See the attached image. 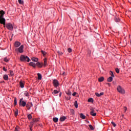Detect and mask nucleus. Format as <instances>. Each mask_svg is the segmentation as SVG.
<instances>
[{
    "mask_svg": "<svg viewBox=\"0 0 131 131\" xmlns=\"http://www.w3.org/2000/svg\"><path fill=\"white\" fill-rule=\"evenodd\" d=\"M103 95H104V93H103V92H101V93L99 94L100 97H101V96H103Z\"/></svg>",
    "mask_w": 131,
    "mask_h": 131,
    "instance_id": "48",
    "label": "nucleus"
},
{
    "mask_svg": "<svg viewBox=\"0 0 131 131\" xmlns=\"http://www.w3.org/2000/svg\"><path fill=\"white\" fill-rule=\"evenodd\" d=\"M14 106H16V105H17V98L15 97L14 98Z\"/></svg>",
    "mask_w": 131,
    "mask_h": 131,
    "instance_id": "30",
    "label": "nucleus"
},
{
    "mask_svg": "<svg viewBox=\"0 0 131 131\" xmlns=\"http://www.w3.org/2000/svg\"><path fill=\"white\" fill-rule=\"evenodd\" d=\"M24 95L26 96V97H28L29 96V94L27 91L25 92Z\"/></svg>",
    "mask_w": 131,
    "mask_h": 131,
    "instance_id": "31",
    "label": "nucleus"
},
{
    "mask_svg": "<svg viewBox=\"0 0 131 131\" xmlns=\"http://www.w3.org/2000/svg\"><path fill=\"white\" fill-rule=\"evenodd\" d=\"M71 112L73 114H74V110H71Z\"/></svg>",
    "mask_w": 131,
    "mask_h": 131,
    "instance_id": "50",
    "label": "nucleus"
},
{
    "mask_svg": "<svg viewBox=\"0 0 131 131\" xmlns=\"http://www.w3.org/2000/svg\"><path fill=\"white\" fill-rule=\"evenodd\" d=\"M3 78L5 80H8L9 76H8V75H4L3 76Z\"/></svg>",
    "mask_w": 131,
    "mask_h": 131,
    "instance_id": "13",
    "label": "nucleus"
},
{
    "mask_svg": "<svg viewBox=\"0 0 131 131\" xmlns=\"http://www.w3.org/2000/svg\"><path fill=\"white\" fill-rule=\"evenodd\" d=\"M20 105L23 106V107H25L26 106V102L25 101H21Z\"/></svg>",
    "mask_w": 131,
    "mask_h": 131,
    "instance_id": "17",
    "label": "nucleus"
},
{
    "mask_svg": "<svg viewBox=\"0 0 131 131\" xmlns=\"http://www.w3.org/2000/svg\"><path fill=\"white\" fill-rule=\"evenodd\" d=\"M36 65L38 67H40V68L42 67V63H40V62H37Z\"/></svg>",
    "mask_w": 131,
    "mask_h": 131,
    "instance_id": "18",
    "label": "nucleus"
},
{
    "mask_svg": "<svg viewBox=\"0 0 131 131\" xmlns=\"http://www.w3.org/2000/svg\"><path fill=\"white\" fill-rule=\"evenodd\" d=\"M76 95H77V93L74 92L73 93L72 96H75Z\"/></svg>",
    "mask_w": 131,
    "mask_h": 131,
    "instance_id": "45",
    "label": "nucleus"
},
{
    "mask_svg": "<svg viewBox=\"0 0 131 131\" xmlns=\"http://www.w3.org/2000/svg\"><path fill=\"white\" fill-rule=\"evenodd\" d=\"M75 108H78V104L77 103V101H75L74 104Z\"/></svg>",
    "mask_w": 131,
    "mask_h": 131,
    "instance_id": "20",
    "label": "nucleus"
},
{
    "mask_svg": "<svg viewBox=\"0 0 131 131\" xmlns=\"http://www.w3.org/2000/svg\"><path fill=\"white\" fill-rule=\"evenodd\" d=\"M62 75H65V72H63L62 73Z\"/></svg>",
    "mask_w": 131,
    "mask_h": 131,
    "instance_id": "54",
    "label": "nucleus"
},
{
    "mask_svg": "<svg viewBox=\"0 0 131 131\" xmlns=\"http://www.w3.org/2000/svg\"><path fill=\"white\" fill-rule=\"evenodd\" d=\"M32 126H33V125H31V126H30V129L31 131H32Z\"/></svg>",
    "mask_w": 131,
    "mask_h": 131,
    "instance_id": "49",
    "label": "nucleus"
},
{
    "mask_svg": "<svg viewBox=\"0 0 131 131\" xmlns=\"http://www.w3.org/2000/svg\"><path fill=\"white\" fill-rule=\"evenodd\" d=\"M67 95H68L69 97H70L71 95H72V93L70 91H68V92H66Z\"/></svg>",
    "mask_w": 131,
    "mask_h": 131,
    "instance_id": "27",
    "label": "nucleus"
},
{
    "mask_svg": "<svg viewBox=\"0 0 131 131\" xmlns=\"http://www.w3.org/2000/svg\"><path fill=\"white\" fill-rule=\"evenodd\" d=\"M3 70H4V71H7V69H6V67H4L3 68Z\"/></svg>",
    "mask_w": 131,
    "mask_h": 131,
    "instance_id": "52",
    "label": "nucleus"
},
{
    "mask_svg": "<svg viewBox=\"0 0 131 131\" xmlns=\"http://www.w3.org/2000/svg\"><path fill=\"white\" fill-rule=\"evenodd\" d=\"M28 118L29 119H31V118H32V116H31V114H29L28 115Z\"/></svg>",
    "mask_w": 131,
    "mask_h": 131,
    "instance_id": "34",
    "label": "nucleus"
},
{
    "mask_svg": "<svg viewBox=\"0 0 131 131\" xmlns=\"http://www.w3.org/2000/svg\"><path fill=\"white\" fill-rule=\"evenodd\" d=\"M32 106H33V104H32V102H28L26 105V107L28 110H30V108H31Z\"/></svg>",
    "mask_w": 131,
    "mask_h": 131,
    "instance_id": "4",
    "label": "nucleus"
},
{
    "mask_svg": "<svg viewBox=\"0 0 131 131\" xmlns=\"http://www.w3.org/2000/svg\"><path fill=\"white\" fill-rule=\"evenodd\" d=\"M91 110V112H90L91 115H92V116H96L97 115V113H95V110H94L93 108H92Z\"/></svg>",
    "mask_w": 131,
    "mask_h": 131,
    "instance_id": "7",
    "label": "nucleus"
},
{
    "mask_svg": "<svg viewBox=\"0 0 131 131\" xmlns=\"http://www.w3.org/2000/svg\"><path fill=\"white\" fill-rule=\"evenodd\" d=\"M23 102V98H21L19 100V105H21V103Z\"/></svg>",
    "mask_w": 131,
    "mask_h": 131,
    "instance_id": "44",
    "label": "nucleus"
},
{
    "mask_svg": "<svg viewBox=\"0 0 131 131\" xmlns=\"http://www.w3.org/2000/svg\"><path fill=\"white\" fill-rule=\"evenodd\" d=\"M107 84H108V85L109 86H110V83H107Z\"/></svg>",
    "mask_w": 131,
    "mask_h": 131,
    "instance_id": "55",
    "label": "nucleus"
},
{
    "mask_svg": "<svg viewBox=\"0 0 131 131\" xmlns=\"http://www.w3.org/2000/svg\"><path fill=\"white\" fill-rule=\"evenodd\" d=\"M126 110H127V107L125 106L124 107V112H126Z\"/></svg>",
    "mask_w": 131,
    "mask_h": 131,
    "instance_id": "46",
    "label": "nucleus"
},
{
    "mask_svg": "<svg viewBox=\"0 0 131 131\" xmlns=\"http://www.w3.org/2000/svg\"><path fill=\"white\" fill-rule=\"evenodd\" d=\"M68 52L69 53H71V52H72V49H71V48H68Z\"/></svg>",
    "mask_w": 131,
    "mask_h": 131,
    "instance_id": "37",
    "label": "nucleus"
},
{
    "mask_svg": "<svg viewBox=\"0 0 131 131\" xmlns=\"http://www.w3.org/2000/svg\"><path fill=\"white\" fill-rule=\"evenodd\" d=\"M113 80V77H110L107 78V81L108 82H111Z\"/></svg>",
    "mask_w": 131,
    "mask_h": 131,
    "instance_id": "14",
    "label": "nucleus"
},
{
    "mask_svg": "<svg viewBox=\"0 0 131 131\" xmlns=\"http://www.w3.org/2000/svg\"><path fill=\"white\" fill-rule=\"evenodd\" d=\"M14 131H19V127L16 126L15 128V130Z\"/></svg>",
    "mask_w": 131,
    "mask_h": 131,
    "instance_id": "40",
    "label": "nucleus"
},
{
    "mask_svg": "<svg viewBox=\"0 0 131 131\" xmlns=\"http://www.w3.org/2000/svg\"><path fill=\"white\" fill-rule=\"evenodd\" d=\"M95 95L97 97H100V94L98 93H95Z\"/></svg>",
    "mask_w": 131,
    "mask_h": 131,
    "instance_id": "47",
    "label": "nucleus"
},
{
    "mask_svg": "<svg viewBox=\"0 0 131 131\" xmlns=\"http://www.w3.org/2000/svg\"><path fill=\"white\" fill-rule=\"evenodd\" d=\"M5 11L4 10L0 11V23L4 25V27H6L8 30H13V25L11 23H7L6 24V19L4 18Z\"/></svg>",
    "mask_w": 131,
    "mask_h": 131,
    "instance_id": "1",
    "label": "nucleus"
},
{
    "mask_svg": "<svg viewBox=\"0 0 131 131\" xmlns=\"http://www.w3.org/2000/svg\"><path fill=\"white\" fill-rule=\"evenodd\" d=\"M104 81V78L103 77H101L99 78H98V81H99V82H102V81Z\"/></svg>",
    "mask_w": 131,
    "mask_h": 131,
    "instance_id": "19",
    "label": "nucleus"
},
{
    "mask_svg": "<svg viewBox=\"0 0 131 131\" xmlns=\"http://www.w3.org/2000/svg\"><path fill=\"white\" fill-rule=\"evenodd\" d=\"M117 90L118 92L119 93H120V94H125V91H124V90L123 89H122V88H121V86H120V85H119L117 88Z\"/></svg>",
    "mask_w": 131,
    "mask_h": 131,
    "instance_id": "3",
    "label": "nucleus"
},
{
    "mask_svg": "<svg viewBox=\"0 0 131 131\" xmlns=\"http://www.w3.org/2000/svg\"><path fill=\"white\" fill-rule=\"evenodd\" d=\"M37 75H38V80H41V78H42L41 74H40V73H38Z\"/></svg>",
    "mask_w": 131,
    "mask_h": 131,
    "instance_id": "16",
    "label": "nucleus"
},
{
    "mask_svg": "<svg viewBox=\"0 0 131 131\" xmlns=\"http://www.w3.org/2000/svg\"><path fill=\"white\" fill-rule=\"evenodd\" d=\"M18 2L20 5H23L24 4V2L22 0H18Z\"/></svg>",
    "mask_w": 131,
    "mask_h": 131,
    "instance_id": "29",
    "label": "nucleus"
},
{
    "mask_svg": "<svg viewBox=\"0 0 131 131\" xmlns=\"http://www.w3.org/2000/svg\"><path fill=\"white\" fill-rule=\"evenodd\" d=\"M67 119V118L66 116H62L60 118V121H65V120Z\"/></svg>",
    "mask_w": 131,
    "mask_h": 131,
    "instance_id": "10",
    "label": "nucleus"
},
{
    "mask_svg": "<svg viewBox=\"0 0 131 131\" xmlns=\"http://www.w3.org/2000/svg\"><path fill=\"white\" fill-rule=\"evenodd\" d=\"M112 124H113L114 127H115V126H116V124H115V123H114V122H112Z\"/></svg>",
    "mask_w": 131,
    "mask_h": 131,
    "instance_id": "43",
    "label": "nucleus"
},
{
    "mask_svg": "<svg viewBox=\"0 0 131 131\" xmlns=\"http://www.w3.org/2000/svg\"><path fill=\"white\" fill-rule=\"evenodd\" d=\"M110 74L111 76V77H115L114 74H113V72L111 71L110 72Z\"/></svg>",
    "mask_w": 131,
    "mask_h": 131,
    "instance_id": "25",
    "label": "nucleus"
},
{
    "mask_svg": "<svg viewBox=\"0 0 131 131\" xmlns=\"http://www.w3.org/2000/svg\"><path fill=\"white\" fill-rule=\"evenodd\" d=\"M44 67L47 66V58L44 59V63H43Z\"/></svg>",
    "mask_w": 131,
    "mask_h": 131,
    "instance_id": "26",
    "label": "nucleus"
},
{
    "mask_svg": "<svg viewBox=\"0 0 131 131\" xmlns=\"http://www.w3.org/2000/svg\"><path fill=\"white\" fill-rule=\"evenodd\" d=\"M80 117L82 119H85V116L84 115H83V114H82V113H81L80 114Z\"/></svg>",
    "mask_w": 131,
    "mask_h": 131,
    "instance_id": "12",
    "label": "nucleus"
},
{
    "mask_svg": "<svg viewBox=\"0 0 131 131\" xmlns=\"http://www.w3.org/2000/svg\"><path fill=\"white\" fill-rule=\"evenodd\" d=\"M89 126L90 128L92 130H94V127H93V125H89Z\"/></svg>",
    "mask_w": 131,
    "mask_h": 131,
    "instance_id": "33",
    "label": "nucleus"
},
{
    "mask_svg": "<svg viewBox=\"0 0 131 131\" xmlns=\"http://www.w3.org/2000/svg\"><path fill=\"white\" fill-rule=\"evenodd\" d=\"M4 61L5 62H9V60L8 59V58H7V57L4 58Z\"/></svg>",
    "mask_w": 131,
    "mask_h": 131,
    "instance_id": "35",
    "label": "nucleus"
},
{
    "mask_svg": "<svg viewBox=\"0 0 131 131\" xmlns=\"http://www.w3.org/2000/svg\"><path fill=\"white\" fill-rule=\"evenodd\" d=\"M70 99H71V97L69 96V97L67 98V100L68 101V100H70Z\"/></svg>",
    "mask_w": 131,
    "mask_h": 131,
    "instance_id": "51",
    "label": "nucleus"
},
{
    "mask_svg": "<svg viewBox=\"0 0 131 131\" xmlns=\"http://www.w3.org/2000/svg\"><path fill=\"white\" fill-rule=\"evenodd\" d=\"M24 49V46L21 45L20 47L18 49L19 53H22L23 52H24V50H23Z\"/></svg>",
    "mask_w": 131,
    "mask_h": 131,
    "instance_id": "5",
    "label": "nucleus"
},
{
    "mask_svg": "<svg viewBox=\"0 0 131 131\" xmlns=\"http://www.w3.org/2000/svg\"><path fill=\"white\" fill-rule=\"evenodd\" d=\"M53 85H54V86H55L56 88H57V86H59V82H58V80L54 79L53 81Z\"/></svg>",
    "mask_w": 131,
    "mask_h": 131,
    "instance_id": "6",
    "label": "nucleus"
},
{
    "mask_svg": "<svg viewBox=\"0 0 131 131\" xmlns=\"http://www.w3.org/2000/svg\"><path fill=\"white\" fill-rule=\"evenodd\" d=\"M20 46H21V43H20V42L16 41L14 43V47H15V48H18V47H20Z\"/></svg>",
    "mask_w": 131,
    "mask_h": 131,
    "instance_id": "9",
    "label": "nucleus"
},
{
    "mask_svg": "<svg viewBox=\"0 0 131 131\" xmlns=\"http://www.w3.org/2000/svg\"><path fill=\"white\" fill-rule=\"evenodd\" d=\"M53 93L54 94H58L59 93V91H57V90H54V91H53Z\"/></svg>",
    "mask_w": 131,
    "mask_h": 131,
    "instance_id": "39",
    "label": "nucleus"
},
{
    "mask_svg": "<svg viewBox=\"0 0 131 131\" xmlns=\"http://www.w3.org/2000/svg\"><path fill=\"white\" fill-rule=\"evenodd\" d=\"M53 120L54 122H58V118H53Z\"/></svg>",
    "mask_w": 131,
    "mask_h": 131,
    "instance_id": "28",
    "label": "nucleus"
},
{
    "mask_svg": "<svg viewBox=\"0 0 131 131\" xmlns=\"http://www.w3.org/2000/svg\"><path fill=\"white\" fill-rule=\"evenodd\" d=\"M24 84L25 82L23 80H20L19 81V85L21 88V89H23V88H24Z\"/></svg>",
    "mask_w": 131,
    "mask_h": 131,
    "instance_id": "8",
    "label": "nucleus"
},
{
    "mask_svg": "<svg viewBox=\"0 0 131 131\" xmlns=\"http://www.w3.org/2000/svg\"><path fill=\"white\" fill-rule=\"evenodd\" d=\"M115 70L116 72H117V73H119V69L118 68H116Z\"/></svg>",
    "mask_w": 131,
    "mask_h": 131,
    "instance_id": "41",
    "label": "nucleus"
},
{
    "mask_svg": "<svg viewBox=\"0 0 131 131\" xmlns=\"http://www.w3.org/2000/svg\"><path fill=\"white\" fill-rule=\"evenodd\" d=\"M14 115L16 117L18 116V109H16L14 112Z\"/></svg>",
    "mask_w": 131,
    "mask_h": 131,
    "instance_id": "22",
    "label": "nucleus"
},
{
    "mask_svg": "<svg viewBox=\"0 0 131 131\" xmlns=\"http://www.w3.org/2000/svg\"><path fill=\"white\" fill-rule=\"evenodd\" d=\"M115 22H120V19H119V18L116 17L115 18Z\"/></svg>",
    "mask_w": 131,
    "mask_h": 131,
    "instance_id": "23",
    "label": "nucleus"
},
{
    "mask_svg": "<svg viewBox=\"0 0 131 131\" xmlns=\"http://www.w3.org/2000/svg\"><path fill=\"white\" fill-rule=\"evenodd\" d=\"M29 65H30V66H32L34 68H35V67L36 66V64L35 63L33 62H30L29 63Z\"/></svg>",
    "mask_w": 131,
    "mask_h": 131,
    "instance_id": "11",
    "label": "nucleus"
},
{
    "mask_svg": "<svg viewBox=\"0 0 131 131\" xmlns=\"http://www.w3.org/2000/svg\"><path fill=\"white\" fill-rule=\"evenodd\" d=\"M10 74L12 76H13V75H14V72H13V71H10Z\"/></svg>",
    "mask_w": 131,
    "mask_h": 131,
    "instance_id": "38",
    "label": "nucleus"
},
{
    "mask_svg": "<svg viewBox=\"0 0 131 131\" xmlns=\"http://www.w3.org/2000/svg\"><path fill=\"white\" fill-rule=\"evenodd\" d=\"M34 120H35V122H38V121L39 120L37 118H34Z\"/></svg>",
    "mask_w": 131,
    "mask_h": 131,
    "instance_id": "42",
    "label": "nucleus"
},
{
    "mask_svg": "<svg viewBox=\"0 0 131 131\" xmlns=\"http://www.w3.org/2000/svg\"><path fill=\"white\" fill-rule=\"evenodd\" d=\"M41 53L42 54L43 57L47 55V52H46V51H43V50H41Z\"/></svg>",
    "mask_w": 131,
    "mask_h": 131,
    "instance_id": "24",
    "label": "nucleus"
},
{
    "mask_svg": "<svg viewBox=\"0 0 131 131\" xmlns=\"http://www.w3.org/2000/svg\"><path fill=\"white\" fill-rule=\"evenodd\" d=\"M20 60L21 62H29L30 61V59L27 56H25L24 55H22L20 57Z\"/></svg>",
    "mask_w": 131,
    "mask_h": 131,
    "instance_id": "2",
    "label": "nucleus"
},
{
    "mask_svg": "<svg viewBox=\"0 0 131 131\" xmlns=\"http://www.w3.org/2000/svg\"><path fill=\"white\" fill-rule=\"evenodd\" d=\"M32 61H33V62H37L38 61V58L33 57L32 58Z\"/></svg>",
    "mask_w": 131,
    "mask_h": 131,
    "instance_id": "15",
    "label": "nucleus"
},
{
    "mask_svg": "<svg viewBox=\"0 0 131 131\" xmlns=\"http://www.w3.org/2000/svg\"><path fill=\"white\" fill-rule=\"evenodd\" d=\"M88 102L89 103H94V99L91 98L88 99Z\"/></svg>",
    "mask_w": 131,
    "mask_h": 131,
    "instance_id": "21",
    "label": "nucleus"
},
{
    "mask_svg": "<svg viewBox=\"0 0 131 131\" xmlns=\"http://www.w3.org/2000/svg\"><path fill=\"white\" fill-rule=\"evenodd\" d=\"M35 122V121L34 119H33L32 122H31V125H33L34 124V123Z\"/></svg>",
    "mask_w": 131,
    "mask_h": 131,
    "instance_id": "32",
    "label": "nucleus"
},
{
    "mask_svg": "<svg viewBox=\"0 0 131 131\" xmlns=\"http://www.w3.org/2000/svg\"><path fill=\"white\" fill-rule=\"evenodd\" d=\"M62 96V93H59V97H61Z\"/></svg>",
    "mask_w": 131,
    "mask_h": 131,
    "instance_id": "53",
    "label": "nucleus"
},
{
    "mask_svg": "<svg viewBox=\"0 0 131 131\" xmlns=\"http://www.w3.org/2000/svg\"><path fill=\"white\" fill-rule=\"evenodd\" d=\"M57 53L58 55H60V56H62V55H63V53H62V52L61 51H57Z\"/></svg>",
    "mask_w": 131,
    "mask_h": 131,
    "instance_id": "36",
    "label": "nucleus"
},
{
    "mask_svg": "<svg viewBox=\"0 0 131 131\" xmlns=\"http://www.w3.org/2000/svg\"><path fill=\"white\" fill-rule=\"evenodd\" d=\"M129 131H131V130H129Z\"/></svg>",
    "mask_w": 131,
    "mask_h": 131,
    "instance_id": "56",
    "label": "nucleus"
}]
</instances>
